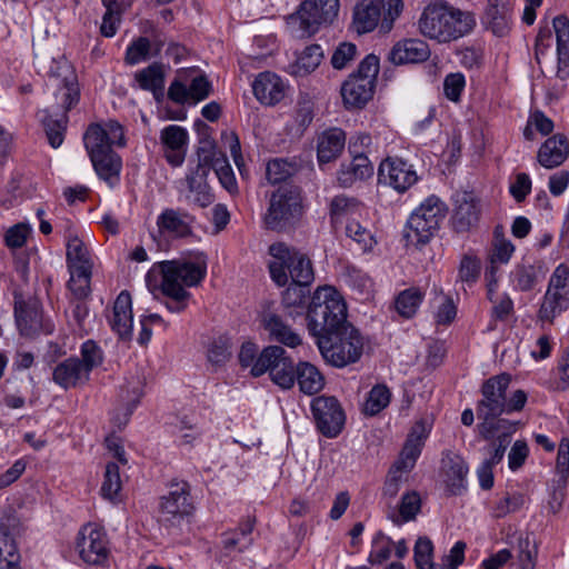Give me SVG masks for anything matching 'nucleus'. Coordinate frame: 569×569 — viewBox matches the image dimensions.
I'll list each match as a JSON object with an SVG mask.
<instances>
[{
  "label": "nucleus",
  "instance_id": "obj_48",
  "mask_svg": "<svg viewBox=\"0 0 569 569\" xmlns=\"http://www.w3.org/2000/svg\"><path fill=\"white\" fill-rule=\"evenodd\" d=\"M298 170L296 162L283 158H274L268 161L266 167V179L270 184L286 182Z\"/></svg>",
  "mask_w": 569,
  "mask_h": 569
},
{
  "label": "nucleus",
  "instance_id": "obj_60",
  "mask_svg": "<svg viewBox=\"0 0 569 569\" xmlns=\"http://www.w3.org/2000/svg\"><path fill=\"white\" fill-rule=\"evenodd\" d=\"M376 3L381 8V14L383 16L382 23H380L381 29L385 31L391 30L395 20L402 11V0H376Z\"/></svg>",
  "mask_w": 569,
  "mask_h": 569
},
{
  "label": "nucleus",
  "instance_id": "obj_12",
  "mask_svg": "<svg viewBox=\"0 0 569 569\" xmlns=\"http://www.w3.org/2000/svg\"><path fill=\"white\" fill-rule=\"evenodd\" d=\"M76 549L86 563L103 565L110 553L106 531L91 522L82 526L77 535Z\"/></svg>",
  "mask_w": 569,
  "mask_h": 569
},
{
  "label": "nucleus",
  "instance_id": "obj_11",
  "mask_svg": "<svg viewBox=\"0 0 569 569\" xmlns=\"http://www.w3.org/2000/svg\"><path fill=\"white\" fill-rule=\"evenodd\" d=\"M192 510L189 485L184 481L173 482L169 493L161 499L159 521L166 528H178Z\"/></svg>",
  "mask_w": 569,
  "mask_h": 569
},
{
  "label": "nucleus",
  "instance_id": "obj_53",
  "mask_svg": "<svg viewBox=\"0 0 569 569\" xmlns=\"http://www.w3.org/2000/svg\"><path fill=\"white\" fill-rule=\"evenodd\" d=\"M346 234L359 246L363 252L369 251L376 244V240L370 230L362 227L357 220L351 219L347 222Z\"/></svg>",
  "mask_w": 569,
  "mask_h": 569
},
{
  "label": "nucleus",
  "instance_id": "obj_57",
  "mask_svg": "<svg viewBox=\"0 0 569 569\" xmlns=\"http://www.w3.org/2000/svg\"><path fill=\"white\" fill-rule=\"evenodd\" d=\"M151 41L146 37L134 39L127 48L124 60L129 66H134L149 58Z\"/></svg>",
  "mask_w": 569,
  "mask_h": 569
},
{
  "label": "nucleus",
  "instance_id": "obj_19",
  "mask_svg": "<svg viewBox=\"0 0 569 569\" xmlns=\"http://www.w3.org/2000/svg\"><path fill=\"white\" fill-rule=\"evenodd\" d=\"M556 471L558 479L556 480V486L550 493V499L548 501V507L552 513L558 512L566 497V486L569 476V440L562 439L559 443L557 461H556Z\"/></svg>",
  "mask_w": 569,
  "mask_h": 569
},
{
  "label": "nucleus",
  "instance_id": "obj_33",
  "mask_svg": "<svg viewBox=\"0 0 569 569\" xmlns=\"http://www.w3.org/2000/svg\"><path fill=\"white\" fill-rule=\"evenodd\" d=\"M209 167L198 160L196 170L187 176L189 192L192 194V202L201 208L210 206L214 197L207 183Z\"/></svg>",
  "mask_w": 569,
  "mask_h": 569
},
{
  "label": "nucleus",
  "instance_id": "obj_36",
  "mask_svg": "<svg viewBox=\"0 0 569 569\" xmlns=\"http://www.w3.org/2000/svg\"><path fill=\"white\" fill-rule=\"evenodd\" d=\"M346 134L339 128H331L318 137L317 156L320 163H327L340 156L345 148Z\"/></svg>",
  "mask_w": 569,
  "mask_h": 569
},
{
  "label": "nucleus",
  "instance_id": "obj_21",
  "mask_svg": "<svg viewBox=\"0 0 569 569\" xmlns=\"http://www.w3.org/2000/svg\"><path fill=\"white\" fill-rule=\"evenodd\" d=\"M427 438V432L421 423H416L408 438L405 442V446L400 452L398 460L393 463L392 468L402 471L405 473L411 471L416 465L418 457L421 453V449L423 447L425 440Z\"/></svg>",
  "mask_w": 569,
  "mask_h": 569
},
{
  "label": "nucleus",
  "instance_id": "obj_16",
  "mask_svg": "<svg viewBox=\"0 0 569 569\" xmlns=\"http://www.w3.org/2000/svg\"><path fill=\"white\" fill-rule=\"evenodd\" d=\"M378 179L380 183L405 192L417 182L418 176L411 164L400 158L388 157L379 166Z\"/></svg>",
  "mask_w": 569,
  "mask_h": 569
},
{
  "label": "nucleus",
  "instance_id": "obj_51",
  "mask_svg": "<svg viewBox=\"0 0 569 569\" xmlns=\"http://www.w3.org/2000/svg\"><path fill=\"white\" fill-rule=\"evenodd\" d=\"M67 114H60L56 119L52 117V114H48L42 119L48 142L52 148H58L62 144L64 139V131L67 129Z\"/></svg>",
  "mask_w": 569,
  "mask_h": 569
},
{
  "label": "nucleus",
  "instance_id": "obj_25",
  "mask_svg": "<svg viewBox=\"0 0 569 569\" xmlns=\"http://www.w3.org/2000/svg\"><path fill=\"white\" fill-rule=\"evenodd\" d=\"M430 57L429 46L420 39H406L397 42L389 59L395 64L419 63Z\"/></svg>",
  "mask_w": 569,
  "mask_h": 569
},
{
  "label": "nucleus",
  "instance_id": "obj_20",
  "mask_svg": "<svg viewBox=\"0 0 569 569\" xmlns=\"http://www.w3.org/2000/svg\"><path fill=\"white\" fill-rule=\"evenodd\" d=\"M193 217L172 208L164 209L157 219L159 233L172 238H184L192 233Z\"/></svg>",
  "mask_w": 569,
  "mask_h": 569
},
{
  "label": "nucleus",
  "instance_id": "obj_26",
  "mask_svg": "<svg viewBox=\"0 0 569 569\" xmlns=\"http://www.w3.org/2000/svg\"><path fill=\"white\" fill-rule=\"evenodd\" d=\"M254 97L266 106H273L284 97V84L276 73L261 72L252 83Z\"/></svg>",
  "mask_w": 569,
  "mask_h": 569
},
{
  "label": "nucleus",
  "instance_id": "obj_32",
  "mask_svg": "<svg viewBox=\"0 0 569 569\" xmlns=\"http://www.w3.org/2000/svg\"><path fill=\"white\" fill-rule=\"evenodd\" d=\"M67 240V263L70 273L77 276H84L92 269L90 254L84 246L83 241L73 233L70 229L68 230Z\"/></svg>",
  "mask_w": 569,
  "mask_h": 569
},
{
  "label": "nucleus",
  "instance_id": "obj_45",
  "mask_svg": "<svg viewBox=\"0 0 569 569\" xmlns=\"http://www.w3.org/2000/svg\"><path fill=\"white\" fill-rule=\"evenodd\" d=\"M361 210V203L351 197L343 194L336 196L330 202V218L332 223L341 222L343 219L350 218Z\"/></svg>",
  "mask_w": 569,
  "mask_h": 569
},
{
  "label": "nucleus",
  "instance_id": "obj_7",
  "mask_svg": "<svg viewBox=\"0 0 569 569\" xmlns=\"http://www.w3.org/2000/svg\"><path fill=\"white\" fill-rule=\"evenodd\" d=\"M301 212L302 199L299 187L284 184L270 194L263 222L269 230L286 231L298 222Z\"/></svg>",
  "mask_w": 569,
  "mask_h": 569
},
{
  "label": "nucleus",
  "instance_id": "obj_18",
  "mask_svg": "<svg viewBox=\"0 0 569 569\" xmlns=\"http://www.w3.org/2000/svg\"><path fill=\"white\" fill-rule=\"evenodd\" d=\"M482 22L497 37H505L512 26L511 0H487Z\"/></svg>",
  "mask_w": 569,
  "mask_h": 569
},
{
  "label": "nucleus",
  "instance_id": "obj_58",
  "mask_svg": "<svg viewBox=\"0 0 569 569\" xmlns=\"http://www.w3.org/2000/svg\"><path fill=\"white\" fill-rule=\"evenodd\" d=\"M80 356V363L89 373L103 361L102 350L93 340H87L82 343Z\"/></svg>",
  "mask_w": 569,
  "mask_h": 569
},
{
  "label": "nucleus",
  "instance_id": "obj_17",
  "mask_svg": "<svg viewBox=\"0 0 569 569\" xmlns=\"http://www.w3.org/2000/svg\"><path fill=\"white\" fill-rule=\"evenodd\" d=\"M480 216L478 200L471 192H458L455 196V209L451 223L457 232H468L477 226Z\"/></svg>",
  "mask_w": 569,
  "mask_h": 569
},
{
  "label": "nucleus",
  "instance_id": "obj_37",
  "mask_svg": "<svg viewBox=\"0 0 569 569\" xmlns=\"http://www.w3.org/2000/svg\"><path fill=\"white\" fill-rule=\"evenodd\" d=\"M51 81L54 82L53 87L57 88V92L54 93L57 106L62 109V114H67V112L79 102L80 90L77 77L72 71H69V74L64 76L63 79L53 77Z\"/></svg>",
  "mask_w": 569,
  "mask_h": 569
},
{
  "label": "nucleus",
  "instance_id": "obj_50",
  "mask_svg": "<svg viewBox=\"0 0 569 569\" xmlns=\"http://www.w3.org/2000/svg\"><path fill=\"white\" fill-rule=\"evenodd\" d=\"M515 251V246L502 236L498 233V230L495 232V239L492 242V248L490 252V269L491 276L497 273V266L507 263L512 253Z\"/></svg>",
  "mask_w": 569,
  "mask_h": 569
},
{
  "label": "nucleus",
  "instance_id": "obj_49",
  "mask_svg": "<svg viewBox=\"0 0 569 569\" xmlns=\"http://www.w3.org/2000/svg\"><path fill=\"white\" fill-rule=\"evenodd\" d=\"M391 400V392L386 385H376L369 391L363 403V413L366 416H376L388 407Z\"/></svg>",
  "mask_w": 569,
  "mask_h": 569
},
{
  "label": "nucleus",
  "instance_id": "obj_56",
  "mask_svg": "<svg viewBox=\"0 0 569 569\" xmlns=\"http://www.w3.org/2000/svg\"><path fill=\"white\" fill-rule=\"evenodd\" d=\"M121 489L119 467L116 462L106 466L104 480L101 486V493L104 498L113 500Z\"/></svg>",
  "mask_w": 569,
  "mask_h": 569
},
{
  "label": "nucleus",
  "instance_id": "obj_15",
  "mask_svg": "<svg viewBox=\"0 0 569 569\" xmlns=\"http://www.w3.org/2000/svg\"><path fill=\"white\" fill-rule=\"evenodd\" d=\"M197 154L199 161L209 167V171L214 170L219 182L230 194L238 193L239 189L232 168L227 157L217 149L212 141H201Z\"/></svg>",
  "mask_w": 569,
  "mask_h": 569
},
{
  "label": "nucleus",
  "instance_id": "obj_9",
  "mask_svg": "<svg viewBox=\"0 0 569 569\" xmlns=\"http://www.w3.org/2000/svg\"><path fill=\"white\" fill-rule=\"evenodd\" d=\"M340 9L339 0H303L287 19L292 33L298 37L313 34L322 24H331Z\"/></svg>",
  "mask_w": 569,
  "mask_h": 569
},
{
  "label": "nucleus",
  "instance_id": "obj_46",
  "mask_svg": "<svg viewBox=\"0 0 569 569\" xmlns=\"http://www.w3.org/2000/svg\"><path fill=\"white\" fill-rule=\"evenodd\" d=\"M421 508V499L417 491L407 492L402 496L399 513H391L389 519L397 526L411 521L416 518Z\"/></svg>",
  "mask_w": 569,
  "mask_h": 569
},
{
  "label": "nucleus",
  "instance_id": "obj_43",
  "mask_svg": "<svg viewBox=\"0 0 569 569\" xmlns=\"http://www.w3.org/2000/svg\"><path fill=\"white\" fill-rule=\"evenodd\" d=\"M287 352L282 347L269 346L266 347L258 356L253 367L250 369V373L253 377H260L268 372L272 376L273 368L278 369V365L284 361Z\"/></svg>",
  "mask_w": 569,
  "mask_h": 569
},
{
  "label": "nucleus",
  "instance_id": "obj_59",
  "mask_svg": "<svg viewBox=\"0 0 569 569\" xmlns=\"http://www.w3.org/2000/svg\"><path fill=\"white\" fill-rule=\"evenodd\" d=\"M313 109L315 106L311 98L308 94L300 96L295 112V122L297 123L298 131L303 132L310 126L315 116Z\"/></svg>",
  "mask_w": 569,
  "mask_h": 569
},
{
  "label": "nucleus",
  "instance_id": "obj_3",
  "mask_svg": "<svg viewBox=\"0 0 569 569\" xmlns=\"http://www.w3.org/2000/svg\"><path fill=\"white\" fill-rule=\"evenodd\" d=\"M472 13L446 2L428 4L418 21L420 33L439 43H448L468 34L475 27Z\"/></svg>",
  "mask_w": 569,
  "mask_h": 569
},
{
  "label": "nucleus",
  "instance_id": "obj_6",
  "mask_svg": "<svg viewBox=\"0 0 569 569\" xmlns=\"http://www.w3.org/2000/svg\"><path fill=\"white\" fill-rule=\"evenodd\" d=\"M272 261L269 262L271 279L279 286L291 283L310 284L313 279V269L310 259L295 248L283 242H277L269 247Z\"/></svg>",
  "mask_w": 569,
  "mask_h": 569
},
{
  "label": "nucleus",
  "instance_id": "obj_62",
  "mask_svg": "<svg viewBox=\"0 0 569 569\" xmlns=\"http://www.w3.org/2000/svg\"><path fill=\"white\" fill-rule=\"evenodd\" d=\"M547 291L569 296V267L567 264L560 263L556 267L549 278Z\"/></svg>",
  "mask_w": 569,
  "mask_h": 569
},
{
  "label": "nucleus",
  "instance_id": "obj_24",
  "mask_svg": "<svg viewBox=\"0 0 569 569\" xmlns=\"http://www.w3.org/2000/svg\"><path fill=\"white\" fill-rule=\"evenodd\" d=\"M518 423L519 422L501 421L500 423H497L488 437L482 432H479V436L482 439L492 440V443L489 448L490 457L483 461L485 463H489V466L493 467L502 460L506 449L510 443L511 436L517 430Z\"/></svg>",
  "mask_w": 569,
  "mask_h": 569
},
{
  "label": "nucleus",
  "instance_id": "obj_42",
  "mask_svg": "<svg viewBox=\"0 0 569 569\" xmlns=\"http://www.w3.org/2000/svg\"><path fill=\"white\" fill-rule=\"evenodd\" d=\"M309 284L290 283L282 295V306L291 318L305 312L309 297Z\"/></svg>",
  "mask_w": 569,
  "mask_h": 569
},
{
  "label": "nucleus",
  "instance_id": "obj_34",
  "mask_svg": "<svg viewBox=\"0 0 569 569\" xmlns=\"http://www.w3.org/2000/svg\"><path fill=\"white\" fill-rule=\"evenodd\" d=\"M552 26L557 37V77L565 80L569 77V19L566 16H557Z\"/></svg>",
  "mask_w": 569,
  "mask_h": 569
},
{
  "label": "nucleus",
  "instance_id": "obj_14",
  "mask_svg": "<svg viewBox=\"0 0 569 569\" xmlns=\"http://www.w3.org/2000/svg\"><path fill=\"white\" fill-rule=\"evenodd\" d=\"M20 533L21 522L17 516L7 513L0 518V569H21L16 542Z\"/></svg>",
  "mask_w": 569,
  "mask_h": 569
},
{
  "label": "nucleus",
  "instance_id": "obj_52",
  "mask_svg": "<svg viewBox=\"0 0 569 569\" xmlns=\"http://www.w3.org/2000/svg\"><path fill=\"white\" fill-rule=\"evenodd\" d=\"M231 358V343L227 337L213 339L207 350L208 362L217 368L224 366Z\"/></svg>",
  "mask_w": 569,
  "mask_h": 569
},
{
  "label": "nucleus",
  "instance_id": "obj_64",
  "mask_svg": "<svg viewBox=\"0 0 569 569\" xmlns=\"http://www.w3.org/2000/svg\"><path fill=\"white\" fill-rule=\"evenodd\" d=\"M513 281L521 291L531 290L536 283L537 274L533 266L518 264L511 273Z\"/></svg>",
  "mask_w": 569,
  "mask_h": 569
},
{
  "label": "nucleus",
  "instance_id": "obj_8",
  "mask_svg": "<svg viewBox=\"0 0 569 569\" xmlns=\"http://www.w3.org/2000/svg\"><path fill=\"white\" fill-rule=\"evenodd\" d=\"M316 343L326 361L339 368L358 361L363 348L362 338L352 325L322 336Z\"/></svg>",
  "mask_w": 569,
  "mask_h": 569
},
{
  "label": "nucleus",
  "instance_id": "obj_23",
  "mask_svg": "<svg viewBox=\"0 0 569 569\" xmlns=\"http://www.w3.org/2000/svg\"><path fill=\"white\" fill-rule=\"evenodd\" d=\"M160 140L164 147V156L168 162L174 167L181 166L186 158L188 141L186 129L170 124L161 131Z\"/></svg>",
  "mask_w": 569,
  "mask_h": 569
},
{
  "label": "nucleus",
  "instance_id": "obj_47",
  "mask_svg": "<svg viewBox=\"0 0 569 569\" xmlns=\"http://www.w3.org/2000/svg\"><path fill=\"white\" fill-rule=\"evenodd\" d=\"M425 293L419 288H409L401 291L395 301L397 312L403 318H411L416 315Z\"/></svg>",
  "mask_w": 569,
  "mask_h": 569
},
{
  "label": "nucleus",
  "instance_id": "obj_41",
  "mask_svg": "<svg viewBox=\"0 0 569 569\" xmlns=\"http://www.w3.org/2000/svg\"><path fill=\"white\" fill-rule=\"evenodd\" d=\"M568 295L546 290L537 317L542 322L553 323L555 319L568 310Z\"/></svg>",
  "mask_w": 569,
  "mask_h": 569
},
{
  "label": "nucleus",
  "instance_id": "obj_38",
  "mask_svg": "<svg viewBox=\"0 0 569 569\" xmlns=\"http://www.w3.org/2000/svg\"><path fill=\"white\" fill-rule=\"evenodd\" d=\"M136 81L143 90L151 91L156 100L163 97L164 70L163 64L154 62L136 73Z\"/></svg>",
  "mask_w": 569,
  "mask_h": 569
},
{
  "label": "nucleus",
  "instance_id": "obj_30",
  "mask_svg": "<svg viewBox=\"0 0 569 569\" xmlns=\"http://www.w3.org/2000/svg\"><path fill=\"white\" fill-rule=\"evenodd\" d=\"M383 16L381 8L376 0H361L353 8L352 28L359 33H368L373 31L379 22L382 23Z\"/></svg>",
  "mask_w": 569,
  "mask_h": 569
},
{
  "label": "nucleus",
  "instance_id": "obj_1",
  "mask_svg": "<svg viewBox=\"0 0 569 569\" xmlns=\"http://www.w3.org/2000/svg\"><path fill=\"white\" fill-rule=\"evenodd\" d=\"M84 146L97 174L109 186L119 181L121 158L112 150V146H124V133L121 124L110 120L103 126L91 124L84 133Z\"/></svg>",
  "mask_w": 569,
  "mask_h": 569
},
{
  "label": "nucleus",
  "instance_id": "obj_31",
  "mask_svg": "<svg viewBox=\"0 0 569 569\" xmlns=\"http://www.w3.org/2000/svg\"><path fill=\"white\" fill-rule=\"evenodd\" d=\"M569 156V142L563 134H555L548 138L538 151V162L553 169L560 166Z\"/></svg>",
  "mask_w": 569,
  "mask_h": 569
},
{
  "label": "nucleus",
  "instance_id": "obj_27",
  "mask_svg": "<svg viewBox=\"0 0 569 569\" xmlns=\"http://www.w3.org/2000/svg\"><path fill=\"white\" fill-rule=\"evenodd\" d=\"M16 319L21 335L32 337L42 329V312L38 300L16 302Z\"/></svg>",
  "mask_w": 569,
  "mask_h": 569
},
{
  "label": "nucleus",
  "instance_id": "obj_40",
  "mask_svg": "<svg viewBox=\"0 0 569 569\" xmlns=\"http://www.w3.org/2000/svg\"><path fill=\"white\" fill-rule=\"evenodd\" d=\"M296 381L300 391L309 396L318 393L325 386V378L319 369L305 361L297 365Z\"/></svg>",
  "mask_w": 569,
  "mask_h": 569
},
{
  "label": "nucleus",
  "instance_id": "obj_13",
  "mask_svg": "<svg viewBox=\"0 0 569 569\" xmlns=\"http://www.w3.org/2000/svg\"><path fill=\"white\" fill-rule=\"evenodd\" d=\"M311 411L318 430L327 438H336L346 421L345 411L335 397L320 396L312 400Z\"/></svg>",
  "mask_w": 569,
  "mask_h": 569
},
{
  "label": "nucleus",
  "instance_id": "obj_55",
  "mask_svg": "<svg viewBox=\"0 0 569 569\" xmlns=\"http://www.w3.org/2000/svg\"><path fill=\"white\" fill-rule=\"evenodd\" d=\"M415 562L418 569H437L433 562V545L427 537H420L415 545Z\"/></svg>",
  "mask_w": 569,
  "mask_h": 569
},
{
  "label": "nucleus",
  "instance_id": "obj_2",
  "mask_svg": "<svg viewBox=\"0 0 569 569\" xmlns=\"http://www.w3.org/2000/svg\"><path fill=\"white\" fill-rule=\"evenodd\" d=\"M511 377L508 373H501L487 379L481 387L482 398L477 406V415L481 420L478 423V432L489 436L497 423L508 421L507 419H498L503 413L520 411L527 402V393L518 389L512 396L507 398V389L510 385Z\"/></svg>",
  "mask_w": 569,
  "mask_h": 569
},
{
  "label": "nucleus",
  "instance_id": "obj_5",
  "mask_svg": "<svg viewBox=\"0 0 569 569\" xmlns=\"http://www.w3.org/2000/svg\"><path fill=\"white\" fill-rule=\"evenodd\" d=\"M308 330L319 340L332 335L350 323L347 321V307L332 287L318 288L308 306Z\"/></svg>",
  "mask_w": 569,
  "mask_h": 569
},
{
  "label": "nucleus",
  "instance_id": "obj_28",
  "mask_svg": "<svg viewBox=\"0 0 569 569\" xmlns=\"http://www.w3.org/2000/svg\"><path fill=\"white\" fill-rule=\"evenodd\" d=\"M375 86L366 79L349 76L341 86L343 103L348 109H361L373 96Z\"/></svg>",
  "mask_w": 569,
  "mask_h": 569
},
{
  "label": "nucleus",
  "instance_id": "obj_39",
  "mask_svg": "<svg viewBox=\"0 0 569 569\" xmlns=\"http://www.w3.org/2000/svg\"><path fill=\"white\" fill-rule=\"evenodd\" d=\"M263 326L271 339L287 347L295 348L301 343L300 336L287 326L278 315H267L263 318Z\"/></svg>",
  "mask_w": 569,
  "mask_h": 569
},
{
  "label": "nucleus",
  "instance_id": "obj_10",
  "mask_svg": "<svg viewBox=\"0 0 569 569\" xmlns=\"http://www.w3.org/2000/svg\"><path fill=\"white\" fill-rule=\"evenodd\" d=\"M448 208L436 196L428 197L410 216L406 238L416 246H425L435 236Z\"/></svg>",
  "mask_w": 569,
  "mask_h": 569
},
{
  "label": "nucleus",
  "instance_id": "obj_29",
  "mask_svg": "<svg viewBox=\"0 0 569 569\" xmlns=\"http://www.w3.org/2000/svg\"><path fill=\"white\" fill-rule=\"evenodd\" d=\"M112 330L122 340H128L132 335L131 296L127 291L120 292L113 305L112 317L109 320Z\"/></svg>",
  "mask_w": 569,
  "mask_h": 569
},
{
  "label": "nucleus",
  "instance_id": "obj_4",
  "mask_svg": "<svg viewBox=\"0 0 569 569\" xmlns=\"http://www.w3.org/2000/svg\"><path fill=\"white\" fill-rule=\"evenodd\" d=\"M159 269L162 274L161 291L170 299L166 302V308L170 312H182L190 298L186 287H194L202 281L207 273L206 261H162Z\"/></svg>",
  "mask_w": 569,
  "mask_h": 569
},
{
  "label": "nucleus",
  "instance_id": "obj_44",
  "mask_svg": "<svg viewBox=\"0 0 569 569\" xmlns=\"http://www.w3.org/2000/svg\"><path fill=\"white\" fill-rule=\"evenodd\" d=\"M372 173L373 167L368 157L358 154L348 167L340 170L338 181L342 187H350L355 181L367 179Z\"/></svg>",
  "mask_w": 569,
  "mask_h": 569
},
{
  "label": "nucleus",
  "instance_id": "obj_35",
  "mask_svg": "<svg viewBox=\"0 0 569 569\" xmlns=\"http://www.w3.org/2000/svg\"><path fill=\"white\" fill-rule=\"evenodd\" d=\"M442 471L449 491L452 495L460 493L465 488V479L468 473L465 460L459 455L448 452L442 458Z\"/></svg>",
  "mask_w": 569,
  "mask_h": 569
},
{
  "label": "nucleus",
  "instance_id": "obj_54",
  "mask_svg": "<svg viewBox=\"0 0 569 569\" xmlns=\"http://www.w3.org/2000/svg\"><path fill=\"white\" fill-rule=\"evenodd\" d=\"M297 366L295 367L292 359L287 356L284 361L278 365V369L273 368L270 379L273 383L282 389H290L296 382Z\"/></svg>",
  "mask_w": 569,
  "mask_h": 569
},
{
  "label": "nucleus",
  "instance_id": "obj_61",
  "mask_svg": "<svg viewBox=\"0 0 569 569\" xmlns=\"http://www.w3.org/2000/svg\"><path fill=\"white\" fill-rule=\"evenodd\" d=\"M323 51L319 44H311L307 47L297 60L298 68L306 73L313 71L321 62Z\"/></svg>",
  "mask_w": 569,
  "mask_h": 569
},
{
  "label": "nucleus",
  "instance_id": "obj_63",
  "mask_svg": "<svg viewBox=\"0 0 569 569\" xmlns=\"http://www.w3.org/2000/svg\"><path fill=\"white\" fill-rule=\"evenodd\" d=\"M523 505L525 496L522 493H507L497 502L493 509V516L496 518H502L511 512L518 511Z\"/></svg>",
  "mask_w": 569,
  "mask_h": 569
},
{
  "label": "nucleus",
  "instance_id": "obj_22",
  "mask_svg": "<svg viewBox=\"0 0 569 569\" xmlns=\"http://www.w3.org/2000/svg\"><path fill=\"white\" fill-rule=\"evenodd\" d=\"M52 379L61 388L70 389L87 383L90 373L81 366L78 357H70L56 366Z\"/></svg>",
  "mask_w": 569,
  "mask_h": 569
}]
</instances>
